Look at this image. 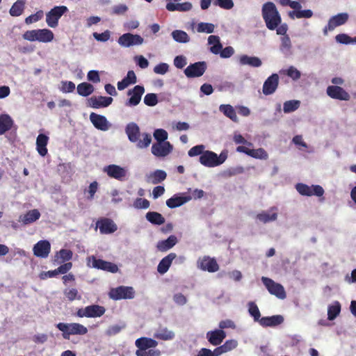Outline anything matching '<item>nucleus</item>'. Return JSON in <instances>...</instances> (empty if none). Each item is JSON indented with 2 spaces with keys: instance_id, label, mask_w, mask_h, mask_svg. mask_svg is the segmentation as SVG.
I'll return each instance as SVG.
<instances>
[{
  "instance_id": "680f3d73",
  "label": "nucleus",
  "mask_w": 356,
  "mask_h": 356,
  "mask_svg": "<svg viewBox=\"0 0 356 356\" xmlns=\"http://www.w3.org/2000/svg\"><path fill=\"white\" fill-rule=\"evenodd\" d=\"M150 203L147 199L138 197L134 202V207L136 209H147L149 207Z\"/></svg>"
},
{
  "instance_id": "f257e3e1",
  "label": "nucleus",
  "mask_w": 356,
  "mask_h": 356,
  "mask_svg": "<svg viewBox=\"0 0 356 356\" xmlns=\"http://www.w3.org/2000/svg\"><path fill=\"white\" fill-rule=\"evenodd\" d=\"M261 15L269 30H276L277 35H285L287 33L288 25L286 23L281 24V15L274 3L271 1L265 3L262 6Z\"/></svg>"
},
{
  "instance_id": "b1692460",
  "label": "nucleus",
  "mask_w": 356,
  "mask_h": 356,
  "mask_svg": "<svg viewBox=\"0 0 356 356\" xmlns=\"http://www.w3.org/2000/svg\"><path fill=\"white\" fill-rule=\"evenodd\" d=\"M200 162L202 165L209 168L218 166L216 163L217 154L211 151H205L200 156Z\"/></svg>"
},
{
  "instance_id": "aec40b11",
  "label": "nucleus",
  "mask_w": 356,
  "mask_h": 356,
  "mask_svg": "<svg viewBox=\"0 0 356 356\" xmlns=\"http://www.w3.org/2000/svg\"><path fill=\"white\" fill-rule=\"evenodd\" d=\"M51 250V244L47 240H42L34 245L33 251L34 255L40 258H47Z\"/></svg>"
},
{
  "instance_id": "c756f323",
  "label": "nucleus",
  "mask_w": 356,
  "mask_h": 356,
  "mask_svg": "<svg viewBox=\"0 0 356 356\" xmlns=\"http://www.w3.org/2000/svg\"><path fill=\"white\" fill-rule=\"evenodd\" d=\"M40 217V213L38 209H33L29 211L24 215L19 216V221L23 222L24 225H28L34 222Z\"/></svg>"
},
{
  "instance_id": "a19ab883",
  "label": "nucleus",
  "mask_w": 356,
  "mask_h": 356,
  "mask_svg": "<svg viewBox=\"0 0 356 356\" xmlns=\"http://www.w3.org/2000/svg\"><path fill=\"white\" fill-rule=\"evenodd\" d=\"M219 110L222 112L226 117L229 118L234 122H237L238 118L236 113V111L232 106L229 104H222L219 107Z\"/></svg>"
},
{
  "instance_id": "412c9836",
  "label": "nucleus",
  "mask_w": 356,
  "mask_h": 356,
  "mask_svg": "<svg viewBox=\"0 0 356 356\" xmlns=\"http://www.w3.org/2000/svg\"><path fill=\"white\" fill-rule=\"evenodd\" d=\"M90 120L96 129L101 131H107L111 127V124L105 116L95 113H90Z\"/></svg>"
},
{
  "instance_id": "f704fd0d",
  "label": "nucleus",
  "mask_w": 356,
  "mask_h": 356,
  "mask_svg": "<svg viewBox=\"0 0 356 356\" xmlns=\"http://www.w3.org/2000/svg\"><path fill=\"white\" fill-rule=\"evenodd\" d=\"M239 63L241 65H250L254 67H259L262 64L261 60L258 57L248 55H241L239 58Z\"/></svg>"
},
{
  "instance_id": "864d4df0",
  "label": "nucleus",
  "mask_w": 356,
  "mask_h": 356,
  "mask_svg": "<svg viewBox=\"0 0 356 356\" xmlns=\"http://www.w3.org/2000/svg\"><path fill=\"white\" fill-rule=\"evenodd\" d=\"M143 140H139L137 141V147L138 148H145L147 147L152 141V137L149 134L143 133L142 134Z\"/></svg>"
},
{
  "instance_id": "3c124183",
  "label": "nucleus",
  "mask_w": 356,
  "mask_h": 356,
  "mask_svg": "<svg viewBox=\"0 0 356 356\" xmlns=\"http://www.w3.org/2000/svg\"><path fill=\"white\" fill-rule=\"evenodd\" d=\"M88 259V263H90V261L92 262L91 266L97 269L103 270L106 264V261H104L101 259H97L95 256L89 257ZM88 265H90V264H88Z\"/></svg>"
},
{
  "instance_id": "20e7f679",
  "label": "nucleus",
  "mask_w": 356,
  "mask_h": 356,
  "mask_svg": "<svg viewBox=\"0 0 356 356\" xmlns=\"http://www.w3.org/2000/svg\"><path fill=\"white\" fill-rule=\"evenodd\" d=\"M261 281L271 295H273L281 300L286 298V293L282 284L277 283L272 279L266 277H262Z\"/></svg>"
},
{
  "instance_id": "2eb2a0df",
  "label": "nucleus",
  "mask_w": 356,
  "mask_h": 356,
  "mask_svg": "<svg viewBox=\"0 0 356 356\" xmlns=\"http://www.w3.org/2000/svg\"><path fill=\"white\" fill-rule=\"evenodd\" d=\"M173 149L170 142L156 143L152 146V153L157 157L168 156Z\"/></svg>"
},
{
  "instance_id": "e433bc0d",
  "label": "nucleus",
  "mask_w": 356,
  "mask_h": 356,
  "mask_svg": "<svg viewBox=\"0 0 356 356\" xmlns=\"http://www.w3.org/2000/svg\"><path fill=\"white\" fill-rule=\"evenodd\" d=\"M154 338L163 341L172 340L175 334L174 332L169 330L167 327L159 328L154 334Z\"/></svg>"
},
{
  "instance_id": "de8ad7c7",
  "label": "nucleus",
  "mask_w": 356,
  "mask_h": 356,
  "mask_svg": "<svg viewBox=\"0 0 356 356\" xmlns=\"http://www.w3.org/2000/svg\"><path fill=\"white\" fill-rule=\"evenodd\" d=\"M65 298L69 301H74L75 300H81V296L79 293V291L75 288L65 289L63 291Z\"/></svg>"
},
{
  "instance_id": "5fc2aeb1",
  "label": "nucleus",
  "mask_w": 356,
  "mask_h": 356,
  "mask_svg": "<svg viewBox=\"0 0 356 356\" xmlns=\"http://www.w3.org/2000/svg\"><path fill=\"white\" fill-rule=\"evenodd\" d=\"M72 252L70 250L61 249L57 252L56 257H59L61 259V261H59L58 263H62L70 261L72 257Z\"/></svg>"
},
{
  "instance_id": "58836bf2",
  "label": "nucleus",
  "mask_w": 356,
  "mask_h": 356,
  "mask_svg": "<svg viewBox=\"0 0 356 356\" xmlns=\"http://www.w3.org/2000/svg\"><path fill=\"white\" fill-rule=\"evenodd\" d=\"M25 8V1L24 0H17L10 8L9 13L13 17L20 16Z\"/></svg>"
},
{
  "instance_id": "f3484780",
  "label": "nucleus",
  "mask_w": 356,
  "mask_h": 356,
  "mask_svg": "<svg viewBox=\"0 0 356 356\" xmlns=\"http://www.w3.org/2000/svg\"><path fill=\"white\" fill-rule=\"evenodd\" d=\"M327 94L332 99L348 101L350 95L343 88L338 86H330L327 88Z\"/></svg>"
},
{
  "instance_id": "c85d7f7f",
  "label": "nucleus",
  "mask_w": 356,
  "mask_h": 356,
  "mask_svg": "<svg viewBox=\"0 0 356 356\" xmlns=\"http://www.w3.org/2000/svg\"><path fill=\"white\" fill-rule=\"evenodd\" d=\"M177 243V238L175 235H170L167 239L159 241L156 248L161 252H166L174 247Z\"/></svg>"
},
{
  "instance_id": "0eeeda50",
  "label": "nucleus",
  "mask_w": 356,
  "mask_h": 356,
  "mask_svg": "<svg viewBox=\"0 0 356 356\" xmlns=\"http://www.w3.org/2000/svg\"><path fill=\"white\" fill-rule=\"evenodd\" d=\"M105 312L106 309L104 307L99 305H92L87 306L85 308L79 309L76 315L80 318H97L103 316Z\"/></svg>"
},
{
  "instance_id": "a18cd8bd",
  "label": "nucleus",
  "mask_w": 356,
  "mask_h": 356,
  "mask_svg": "<svg viewBox=\"0 0 356 356\" xmlns=\"http://www.w3.org/2000/svg\"><path fill=\"white\" fill-rule=\"evenodd\" d=\"M277 214L275 212L270 213L266 211H263L257 215V218L263 223H267L270 221H274L277 219Z\"/></svg>"
},
{
  "instance_id": "a878e982",
  "label": "nucleus",
  "mask_w": 356,
  "mask_h": 356,
  "mask_svg": "<svg viewBox=\"0 0 356 356\" xmlns=\"http://www.w3.org/2000/svg\"><path fill=\"white\" fill-rule=\"evenodd\" d=\"M284 322V317L281 315H275L272 316L262 317L259 320V324L264 327H275Z\"/></svg>"
},
{
  "instance_id": "4c0bfd02",
  "label": "nucleus",
  "mask_w": 356,
  "mask_h": 356,
  "mask_svg": "<svg viewBox=\"0 0 356 356\" xmlns=\"http://www.w3.org/2000/svg\"><path fill=\"white\" fill-rule=\"evenodd\" d=\"M145 218L152 225H161L165 222V218L156 211H149L146 213Z\"/></svg>"
},
{
  "instance_id": "8fccbe9b",
  "label": "nucleus",
  "mask_w": 356,
  "mask_h": 356,
  "mask_svg": "<svg viewBox=\"0 0 356 356\" xmlns=\"http://www.w3.org/2000/svg\"><path fill=\"white\" fill-rule=\"evenodd\" d=\"M214 25L211 23L200 22L197 24V31L198 33H211L214 31Z\"/></svg>"
},
{
  "instance_id": "338daca9",
  "label": "nucleus",
  "mask_w": 356,
  "mask_h": 356,
  "mask_svg": "<svg viewBox=\"0 0 356 356\" xmlns=\"http://www.w3.org/2000/svg\"><path fill=\"white\" fill-rule=\"evenodd\" d=\"M111 36L109 31H105L104 33H99L97 32L93 33V37L97 41L106 42L109 40Z\"/></svg>"
},
{
  "instance_id": "39448f33",
  "label": "nucleus",
  "mask_w": 356,
  "mask_h": 356,
  "mask_svg": "<svg viewBox=\"0 0 356 356\" xmlns=\"http://www.w3.org/2000/svg\"><path fill=\"white\" fill-rule=\"evenodd\" d=\"M68 11L65 6H58L51 8L46 14V22L51 28H56L58 25L59 19Z\"/></svg>"
},
{
  "instance_id": "473e14b6",
  "label": "nucleus",
  "mask_w": 356,
  "mask_h": 356,
  "mask_svg": "<svg viewBox=\"0 0 356 356\" xmlns=\"http://www.w3.org/2000/svg\"><path fill=\"white\" fill-rule=\"evenodd\" d=\"M135 344L139 349L147 350V348L157 346L158 342L151 338L141 337L136 339Z\"/></svg>"
},
{
  "instance_id": "bb28decb",
  "label": "nucleus",
  "mask_w": 356,
  "mask_h": 356,
  "mask_svg": "<svg viewBox=\"0 0 356 356\" xmlns=\"http://www.w3.org/2000/svg\"><path fill=\"white\" fill-rule=\"evenodd\" d=\"M191 200V197L190 195L178 196L175 195L172 197L167 200L166 205L169 208L173 209L183 205Z\"/></svg>"
},
{
  "instance_id": "052dcab7",
  "label": "nucleus",
  "mask_w": 356,
  "mask_h": 356,
  "mask_svg": "<svg viewBox=\"0 0 356 356\" xmlns=\"http://www.w3.org/2000/svg\"><path fill=\"white\" fill-rule=\"evenodd\" d=\"M205 147L203 145H198L193 147L188 152V154L191 157H193L198 155H202L204 152Z\"/></svg>"
},
{
  "instance_id": "9b49d317",
  "label": "nucleus",
  "mask_w": 356,
  "mask_h": 356,
  "mask_svg": "<svg viewBox=\"0 0 356 356\" xmlns=\"http://www.w3.org/2000/svg\"><path fill=\"white\" fill-rule=\"evenodd\" d=\"M104 170L108 177L119 181L125 180L127 175V171L124 168L115 164L105 167Z\"/></svg>"
},
{
  "instance_id": "ddd939ff",
  "label": "nucleus",
  "mask_w": 356,
  "mask_h": 356,
  "mask_svg": "<svg viewBox=\"0 0 356 356\" xmlns=\"http://www.w3.org/2000/svg\"><path fill=\"white\" fill-rule=\"evenodd\" d=\"M348 14L346 13H341L332 17L329 19L327 25L324 28V34L327 35L328 31H332L337 26L344 24L348 21Z\"/></svg>"
},
{
  "instance_id": "9d476101",
  "label": "nucleus",
  "mask_w": 356,
  "mask_h": 356,
  "mask_svg": "<svg viewBox=\"0 0 356 356\" xmlns=\"http://www.w3.org/2000/svg\"><path fill=\"white\" fill-rule=\"evenodd\" d=\"M144 39L139 35H134L132 33H124L118 39V43L125 47H129L134 45L142 44Z\"/></svg>"
},
{
  "instance_id": "37998d69",
  "label": "nucleus",
  "mask_w": 356,
  "mask_h": 356,
  "mask_svg": "<svg viewBox=\"0 0 356 356\" xmlns=\"http://www.w3.org/2000/svg\"><path fill=\"white\" fill-rule=\"evenodd\" d=\"M171 35L172 38L177 42L186 43L190 40L187 33L181 30L173 31Z\"/></svg>"
},
{
  "instance_id": "4468645a",
  "label": "nucleus",
  "mask_w": 356,
  "mask_h": 356,
  "mask_svg": "<svg viewBox=\"0 0 356 356\" xmlns=\"http://www.w3.org/2000/svg\"><path fill=\"white\" fill-rule=\"evenodd\" d=\"M197 267L202 270L214 273L218 270L219 266L214 258L204 256L197 261Z\"/></svg>"
},
{
  "instance_id": "f8f14e48",
  "label": "nucleus",
  "mask_w": 356,
  "mask_h": 356,
  "mask_svg": "<svg viewBox=\"0 0 356 356\" xmlns=\"http://www.w3.org/2000/svg\"><path fill=\"white\" fill-rule=\"evenodd\" d=\"M145 92V88L143 86H135L131 90H129L127 95L131 96L126 102V106H137L141 100V97Z\"/></svg>"
},
{
  "instance_id": "393cba45",
  "label": "nucleus",
  "mask_w": 356,
  "mask_h": 356,
  "mask_svg": "<svg viewBox=\"0 0 356 356\" xmlns=\"http://www.w3.org/2000/svg\"><path fill=\"white\" fill-rule=\"evenodd\" d=\"M177 257V254L175 252H170L167 256L163 257L158 264L157 271L163 275L169 270L172 261Z\"/></svg>"
},
{
  "instance_id": "4be33fe9",
  "label": "nucleus",
  "mask_w": 356,
  "mask_h": 356,
  "mask_svg": "<svg viewBox=\"0 0 356 356\" xmlns=\"http://www.w3.org/2000/svg\"><path fill=\"white\" fill-rule=\"evenodd\" d=\"M236 151L238 152L244 153L252 158L259 159H267L268 155L267 152L263 148H259L257 149H249L245 146H238L236 147Z\"/></svg>"
},
{
  "instance_id": "13d9d810",
  "label": "nucleus",
  "mask_w": 356,
  "mask_h": 356,
  "mask_svg": "<svg viewBox=\"0 0 356 356\" xmlns=\"http://www.w3.org/2000/svg\"><path fill=\"white\" fill-rule=\"evenodd\" d=\"M213 4L225 10H230L234 7L232 0H214Z\"/></svg>"
},
{
  "instance_id": "6e6552de",
  "label": "nucleus",
  "mask_w": 356,
  "mask_h": 356,
  "mask_svg": "<svg viewBox=\"0 0 356 356\" xmlns=\"http://www.w3.org/2000/svg\"><path fill=\"white\" fill-rule=\"evenodd\" d=\"M296 189L300 195L305 196L316 195L321 197L324 194V189L320 185L309 186L305 184L298 183L296 185Z\"/></svg>"
},
{
  "instance_id": "72a5a7b5",
  "label": "nucleus",
  "mask_w": 356,
  "mask_h": 356,
  "mask_svg": "<svg viewBox=\"0 0 356 356\" xmlns=\"http://www.w3.org/2000/svg\"><path fill=\"white\" fill-rule=\"evenodd\" d=\"M237 341L235 339L227 340L222 345L215 348V353L220 356L223 353L232 350L237 346Z\"/></svg>"
},
{
  "instance_id": "7c9ffc66",
  "label": "nucleus",
  "mask_w": 356,
  "mask_h": 356,
  "mask_svg": "<svg viewBox=\"0 0 356 356\" xmlns=\"http://www.w3.org/2000/svg\"><path fill=\"white\" fill-rule=\"evenodd\" d=\"M49 141V137L44 134H40L36 139V147L40 155L44 156L47 154V145Z\"/></svg>"
},
{
  "instance_id": "423d86ee",
  "label": "nucleus",
  "mask_w": 356,
  "mask_h": 356,
  "mask_svg": "<svg viewBox=\"0 0 356 356\" xmlns=\"http://www.w3.org/2000/svg\"><path fill=\"white\" fill-rule=\"evenodd\" d=\"M109 298L114 300L122 299H132L135 296V291L131 286H120L111 289L108 293Z\"/></svg>"
},
{
  "instance_id": "e2e57ef3",
  "label": "nucleus",
  "mask_w": 356,
  "mask_h": 356,
  "mask_svg": "<svg viewBox=\"0 0 356 356\" xmlns=\"http://www.w3.org/2000/svg\"><path fill=\"white\" fill-rule=\"evenodd\" d=\"M62 87L60 88L63 92H72L75 89V84L72 81H62Z\"/></svg>"
},
{
  "instance_id": "dca6fc26",
  "label": "nucleus",
  "mask_w": 356,
  "mask_h": 356,
  "mask_svg": "<svg viewBox=\"0 0 356 356\" xmlns=\"http://www.w3.org/2000/svg\"><path fill=\"white\" fill-rule=\"evenodd\" d=\"M113 101L111 97L92 96L88 99V106L92 108H105L110 106Z\"/></svg>"
},
{
  "instance_id": "c03bdc74",
  "label": "nucleus",
  "mask_w": 356,
  "mask_h": 356,
  "mask_svg": "<svg viewBox=\"0 0 356 356\" xmlns=\"http://www.w3.org/2000/svg\"><path fill=\"white\" fill-rule=\"evenodd\" d=\"M341 312V305L336 301L333 305H330L327 309V318L330 321L334 320Z\"/></svg>"
},
{
  "instance_id": "6ab92c4d",
  "label": "nucleus",
  "mask_w": 356,
  "mask_h": 356,
  "mask_svg": "<svg viewBox=\"0 0 356 356\" xmlns=\"http://www.w3.org/2000/svg\"><path fill=\"white\" fill-rule=\"evenodd\" d=\"M279 84V76L277 74H273L264 81L262 91L265 95H272L275 92Z\"/></svg>"
},
{
  "instance_id": "1a4fd4ad",
  "label": "nucleus",
  "mask_w": 356,
  "mask_h": 356,
  "mask_svg": "<svg viewBox=\"0 0 356 356\" xmlns=\"http://www.w3.org/2000/svg\"><path fill=\"white\" fill-rule=\"evenodd\" d=\"M207 70V63L204 61L196 62L189 65L185 70L184 74L188 78L200 77L204 74Z\"/></svg>"
},
{
  "instance_id": "2f4dec72",
  "label": "nucleus",
  "mask_w": 356,
  "mask_h": 356,
  "mask_svg": "<svg viewBox=\"0 0 356 356\" xmlns=\"http://www.w3.org/2000/svg\"><path fill=\"white\" fill-rule=\"evenodd\" d=\"M167 174L164 170H156L147 176V181L152 184H157L166 179Z\"/></svg>"
},
{
  "instance_id": "4d7b16f0",
  "label": "nucleus",
  "mask_w": 356,
  "mask_h": 356,
  "mask_svg": "<svg viewBox=\"0 0 356 356\" xmlns=\"http://www.w3.org/2000/svg\"><path fill=\"white\" fill-rule=\"evenodd\" d=\"M43 15H44L43 11L41 10H38L35 14L31 15L28 16L27 17H26L25 23L26 24H31L32 23L38 22L43 17Z\"/></svg>"
},
{
  "instance_id": "0e129e2a",
  "label": "nucleus",
  "mask_w": 356,
  "mask_h": 356,
  "mask_svg": "<svg viewBox=\"0 0 356 356\" xmlns=\"http://www.w3.org/2000/svg\"><path fill=\"white\" fill-rule=\"evenodd\" d=\"M335 39L337 42L341 44H348L353 43V38L345 33L338 34L336 35Z\"/></svg>"
},
{
  "instance_id": "79ce46f5",
  "label": "nucleus",
  "mask_w": 356,
  "mask_h": 356,
  "mask_svg": "<svg viewBox=\"0 0 356 356\" xmlns=\"http://www.w3.org/2000/svg\"><path fill=\"white\" fill-rule=\"evenodd\" d=\"M289 16L291 19H294L295 17L298 19L301 18H310L313 16V12L311 10H292L289 13Z\"/></svg>"
},
{
  "instance_id": "bf43d9fd",
  "label": "nucleus",
  "mask_w": 356,
  "mask_h": 356,
  "mask_svg": "<svg viewBox=\"0 0 356 356\" xmlns=\"http://www.w3.org/2000/svg\"><path fill=\"white\" fill-rule=\"evenodd\" d=\"M285 74L291 78L293 80L296 81L301 76L300 72L293 66H290L285 72Z\"/></svg>"
},
{
  "instance_id": "774afa93",
  "label": "nucleus",
  "mask_w": 356,
  "mask_h": 356,
  "mask_svg": "<svg viewBox=\"0 0 356 356\" xmlns=\"http://www.w3.org/2000/svg\"><path fill=\"white\" fill-rule=\"evenodd\" d=\"M128 10V7L124 4L115 6L112 10V14L120 15L124 14Z\"/></svg>"
},
{
  "instance_id": "ea45409f",
  "label": "nucleus",
  "mask_w": 356,
  "mask_h": 356,
  "mask_svg": "<svg viewBox=\"0 0 356 356\" xmlns=\"http://www.w3.org/2000/svg\"><path fill=\"white\" fill-rule=\"evenodd\" d=\"M77 93L83 97H87L91 95L94 92V86L87 82H83L79 83L76 88Z\"/></svg>"
},
{
  "instance_id": "f03ea898",
  "label": "nucleus",
  "mask_w": 356,
  "mask_h": 356,
  "mask_svg": "<svg viewBox=\"0 0 356 356\" xmlns=\"http://www.w3.org/2000/svg\"><path fill=\"white\" fill-rule=\"evenodd\" d=\"M54 33L47 29H34L25 31L23 35V39L30 41H38L40 42H49L53 40Z\"/></svg>"
},
{
  "instance_id": "7ed1b4c3",
  "label": "nucleus",
  "mask_w": 356,
  "mask_h": 356,
  "mask_svg": "<svg viewBox=\"0 0 356 356\" xmlns=\"http://www.w3.org/2000/svg\"><path fill=\"white\" fill-rule=\"evenodd\" d=\"M56 327L63 332V337L65 339H70V335H84L88 332L87 327L78 323H59Z\"/></svg>"
},
{
  "instance_id": "c9c22d12",
  "label": "nucleus",
  "mask_w": 356,
  "mask_h": 356,
  "mask_svg": "<svg viewBox=\"0 0 356 356\" xmlns=\"http://www.w3.org/2000/svg\"><path fill=\"white\" fill-rule=\"evenodd\" d=\"M13 125V120L8 114L0 115V136L10 130Z\"/></svg>"
},
{
  "instance_id": "49530a36",
  "label": "nucleus",
  "mask_w": 356,
  "mask_h": 356,
  "mask_svg": "<svg viewBox=\"0 0 356 356\" xmlns=\"http://www.w3.org/2000/svg\"><path fill=\"white\" fill-rule=\"evenodd\" d=\"M300 102L298 100H289L284 103L283 111L285 113L295 111L300 106Z\"/></svg>"
},
{
  "instance_id": "603ef678",
  "label": "nucleus",
  "mask_w": 356,
  "mask_h": 356,
  "mask_svg": "<svg viewBox=\"0 0 356 356\" xmlns=\"http://www.w3.org/2000/svg\"><path fill=\"white\" fill-rule=\"evenodd\" d=\"M168 136V132L163 129H157L154 132V137L157 140V143L167 142Z\"/></svg>"
},
{
  "instance_id": "cd10ccee",
  "label": "nucleus",
  "mask_w": 356,
  "mask_h": 356,
  "mask_svg": "<svg viewBox=\"0 0 356 356\" xmlns=\"http://www.w3.org/2000/svg\"><path fill=\"white\" fill-rule=\"evenodd\" d=\"M126 134L129 140L132 143H136L140 136V129L137 124L131 122L128 124L125 129Z\"/></svg>"
},
{
  "instance_id": "5701e85b",
  "label": "nucleus",
  "mask_w": 356,
  "mask_h": 356,
  "mask_svg": "<svg viewBox=\"0 0 356 356\" xmlns=\"http://www.w3.org/2000/svg\"><path fill=\"white\" fill-rule=\"evenodd\" d=\"M226 337V333L224 330L216 329L209 331L207 333L208 341L213 346H219Z\"/></svg>"
},
{
  "instance_id": "09e8293b",
  "label": "nucleus",
  "mask_w": 356,
  "mask_h": 356,
  "mask_svg": "<svg viewBox=\"0 0 356 356\" xmlns=\"http://www.w3.org/2000/svg\"><path fill=\"white\" fill-rule=\"evenodd\" d=\"M248 312L253 317L254 321H259L261 314L257 305L254 302L248 303Z\"/></svg>"
},
{
  "instance_id": "a211bd4d",
  "label": "nucleus",
  "mask_w": 356,
  "mask_h": 356,
  "mask_svg": "<svg viewBox=\"0 0 356 356\" xmlns=\"http://www.w3.org/2000/svg\"><path fill=\"white\" fill-rule=\"evenodd\" d=\"M96 225L102 234H112L118 229L116 224L111 219L107 218L98 220Z\"/></svg>"
},
{
  "instance_id": "6e6d98bb",
  "label": "nucleus",
  "mask_w": 356,
  "mask_h": 356,
  "mask_svg": "<svg viewBox=\"0 0 356 356\" xmlns=\"http://www.w3.org/2000/svg\"><path fill=\"white\" fill-rule=\"evenodd\" d=\"M144 103L148 106H154L158 103V97L155 93H147L144 97Z\"/></svg>"
},
{
  "instance_id": "69168bd1",
  "label": "nucleus",
  "mask_w": 356,
  "mask_h": 356,
  "mask_svg": "<svg viewBox=\"0 0 356 356\" xmlns=\"http://www.w3.org/2000/svg\"><path fill=\"white\" fill-rule=\"evenodd\" d=\"M168 70L169 65L165 63H161L154 67V72L157 74H165Z\"/></svg>"
}]
</instances>
